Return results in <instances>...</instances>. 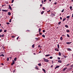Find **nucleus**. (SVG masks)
Returning a JSON list of instances; mask_svg holds the SVG:
<instances>
[{
  "instance_id": "obj_1",
  "label": "nucleus",
  "mask_w": 73,
  "mask_h": 73,
  "mask_svg": "<svg viewBox=\"0 0 73 73\" xmlns=\"http://www.w3.org/2000/svg\"><path fill=\"white\" fill-rule=\"evenodd\" d=\"M44 59V61L45 62H49V60L47 59H45V58H43Z\"/></svg>"
},
{
  "instance_id": "obj_2",
  "label": "nucleus",
  "mask_w": 73,
  "mask_h": 73,
  "mask_svg": "<svg viewBox=\"0 0 73 73\" xmlns=\"http://www.w3.org/2000/svg\"><path fill=\"white\" fill-rule=\"evenodd\" d=\"M2 11H4V12H6L8 11V10H3L2 9Z\"/></svg>"
},
{
  "instance_id": "obj_3",
  "label": "nucleus",
  "mask_w": 73,
  "mask_h": 73,
  "mask_svg": "<svg viewBox=\"0 0 73 73\" xmlns=\"http://www.w3.org/2000/svg\"><path fill=\"white\" fill-rule=\"evenodd\" d=\"M58 62H59L60 63H61V62H61V60H58Z\"/></svg>"
},
{
  "instance_id": "obj_4",
  "label": "nucleus",
  "mask_w": 73,
  "mask_h": 73,
  "mask_svg": "<svg viewBox=\"0 0 73 73\" xmlns=\"http://www.w3.org/2000/svg\"><path fill=\"white\" fill-rule=\"evenodd\" d=\"M55 50H56V51H59V50H58V48H56L55 49Z\"/></svg>"
},
{
  "instance_id": "obj_5",
  "label": "nucleus",
  "mask_w": 73,
  "mask_h": 73,
  "mask_svg": "<svg viewBox=\"0 0 73 73\" xmlns=\"http://www.w3.org/2000/svg\"><path fill=\"white\" fill-rule=\"evenodd\" d=\"M42 70L45 73H46V71L45 70V69H42Z\"/></svg>"
},
{
  "instance_id": "obj_6",
  "label": "nucleus",
  "mask_w": 73,
  "mask_h": 73,
  "mask_svg": "<svg viewBox=\"0 0 73 73\" xmlns=\"http://www.w3.org/2000/svg\"><path fill=\"white\" fill-rule=\"evenodd\" d=\"M9 8H10V9L11 10H12V8H11V6L9 5Z\"/></svg>"
},
{
  "instance_id": "obj_7",
  "label": "nucleus",
  "mask_w": 73,
  "mask_h": 73,
  "mask_svg": "<svg viewBox=\"0 0 73 73\" xmlns=\"http://www.w3.org/2000/svg\"><path fill=\"white\" fill-rule=\"evenodd\" d=\"M59 67H60V66H58L56 67L55 69H56V68H59Z\"/></svg>"
},
{
  "instance_id": "obj_8",
  "label": "nucleus",
  "mask_w": 73,
  "mask_h": 73,
  "mask_svg": "<svg viewBox=\"0 0 73 73\" xmlns=\"http://www.w3.org/2000/svg\"><path fill=\"white\" fill-rule=\"evenodd\" d=\"M70 9L71 11H72V6H70Z\"/></svg>"
},
{
  "instance_id": "obj_9",
  "label": "nucleus",
  "mask_w": 73,
  "mask_h": 73,
  "mask_svg": "<svg viewBox=\"0 0 73 73\" xmlns=\"http://www.w3.org/2000/svg\"><path fill=\"white\" fill-rule=\"evenodd\" d=\"M58 48V49H60V46H59V44H58L57 45Z\"/></svg>"
},
{
  "instance_id": "obj_10",
  "label": "nucleus",
  "mask_w": 73,
  "mask_h": 73,
  "mask_svg": "<svg viewBox=\"0 0 73 73\" xmlns=\"http://www.w3.org/2000/svg\"><path fill=\"white\" fill-rule=\"evenodd\" d=\"M50 54L46 55H45V57H48V56H50Z\"/></svg>"
},
{
  "instance_id": "obj_11",
  "label": "nucleus",
  "mask_w": 73,
  "mask_h": 73,
  "mask_svg": "<svg viewBox=\"0 0 73 73\" xmlns=\"http://www.w3.org/2000/svg\"><path fill=\"white\" fill-rule=\"evenodd\" d=\"M66 69H67V68H64V69L63 70V71H64L65 70H66Z\"/></svg>"
},
{
  "instance_id": "obj_12",
  "label": "nucleus",
  "mask_w": 73,
  "mask_h": 73,
  "mask_svg": "<svg viewBox=\"0 0 73 73\" xmlns=\"http://www.w3.org/2000/svg\"><path fill=\"white\" fill-rule=\"evenodd\" d=\"M68 50L69 51H71L72 50L70 48H68Z\"/></svg>"
},
{
  "instance_id": "obj_13",
  "label": "nucleus",
  "mask_w": 73,
  "mask_h": 73,
  "mask_svg": "<svg viewBox=\"0 0 73 73\" xmlns=\"http://www.w3.org/2000/svg\"><path fill=\"white\" fill-rule=\"evenodd\" d=\"M66 32H67V33H69V30H66Z\"/></svg>"
},
{
  "instance_id": "obj_14",
  "label": "nucleus",
  "mask_w": 73,
  "mask_h": 73,
  "mask_svg": "<svg viewBox=\"0 0 73 73\" xmlns=\"http://www.w3.org/2000/svg\"><path fill=\"white\" fill-rule=\"evenodd\" d=\"M44 13V11H43L41 12V15H42Z\"/></svg>"
},
{
  "instance_id": "obj_15",
  "label": "nucleus",
  "mask_w": 73,
  "mask_h": 73,
  "mask_svg": "<svg viewBox=\"0 0 73 73\" xmlns=\"http://www.w3.org/2000/svg\"><path fill=\"white\" fill-rule=\"evenodd\" d=\"M38 66H41V63H39L38 64Z\"/></svg>"
},
{
  "instance_id": "obj_16",
  "label": "nucleus",
  "mask_w": 73,
  "mask_h": 73,
  "mask_svg": "<svg viewBox=\"0 0 73 73\" xmlns=\"http://www.w3.org/2000/svg\"><path fill=\"white\" fill-rule=\"evenodd\" d=\"M67 36L68 37H70V36H69V34H67Z\"/></svg>"
},
{
  "instance_id": "obj_17",
  "label": "nucleus",
  "mask_w": 73,
  "mask_h": 73,
  "mask_svg": "<svg viewBox=\"0 0 73 73\" xmlns=\"http://www.w3.org/2000/svg\"><path fill=\"white\" fill-rule=\"evenodd\" d=\"M61 53L60 52H59V56H61Z\"/></svg>"
},
{
  "instance_id": "obj_18",
  "label": "nucleus",
  "mask_w": 73,
  "mask_h": 73,
  "mask_svg": "<svg viewBox=\"0 0 73 73\" xmlns=\"http://www.w3.org/2000/svg\"><path fill=\"white\" fill-rule=\"evenodd\" d=\"M8 15H11V13H10V12H9L8 13Z\"/></svg>"
},
{
  "instance_id": "obj_19",
  "label": "nucleus",
  "mask_w": 73,
  "mask_h": 73,
  "mask_svg": "<svg viewBox=\"0 0 73 73\" xmlns=\"http://www.w3.org/2000/svg\"><path fill=\"white\" fill-rule=\"evenodd\" d=\"M60 40H61V41H62V36H61L60 37Z\"/></svg>"
},
{
  "instance_id": "obj_20",
  "label": "nucleus",
  "mask_w": 73,
  "mask_h": 73,
  "mask_svg": "<svg viewBox=\"0 0 73 73\" xmlns=\"http://www.w3.org/2000/svg\"><path fill=\"white\" fill-rule=\"evenodd\" d=\"M42 37H44V38H45V35H42Z\"/></svg>"
},
{
  "instance_id": "obj_21",
  "label": "nucleus",
  "mask_w": 73,
  "mask_h": 73,
  "mask_svg": "<svg viewBox=\"0 0 73 73\" xmlns=\"http://www.w3.org/2000/svg\"><path fill=\"white\" fill-rule=\"evenodd\" d=\"M65 27H66V28H68V25H65Z\"/></svg>"
},
{
  "instance_id": "obj_22",
  "label": "nucleus",
  "mask_w": 73,
  "mask_h": 73,
  "mask_svg": "<svg viewBox=\"0 0 73 73\" xmlns=\"http://www.w3.org/2000/svg\"><path fill=\"white\" fill-rule=\"evenodd\" d=\"M66 17L67 19H69V18H70V16H68Z\"/></svg>"
},
{
  "instance_id": "obj_23",
  "label": "nucleus",
  "mask_w": 73,
  "mask_h": 73,
  "mask_svg": "<svg viewBox=\"0 0 73 73\" xmlns=\"http://www.w3.org/2000/svg\"><path fill=\"white\" fill-rule=\"evenodd\" d=\"M15 61H16V60H17V58H15L14 59Z\"/></svg>"
},
{
  "instance_id": "obj_24",
  "label": "nucleus",
  "mask_w": 73,
  "mask_h": 73,
  "mask_svg": "<svg viewBox=\"0 0 73 73\" xmlns=\"http://www.w3.org/2000/svg\"><path fill=\"white\" fill-rule=\"evenodd\" d=\"M13 64H15V63H13V62L11 63V65H13Z\"/></svg>"
},
{
  "instance_id": "obj_25",
  "label": "nucleus",
  "mask_w": 73,
  "mask_h": 73,
  "mask_svg": "<svg viewBox=\"0 0 73 73\" xmlns=\"http://www.w3.org/2000/svg\"><path fill=\"white\" fill-rule=\"evenodd\" d=\"M61 22H59L58 23V25H60V24H61Z\"/></svg>"
},
{
  "instance_id": "obj_26",
  "label": "nucleus",
  "mask_w": 73,
  "mask_h": 73,
  "mask_svg": "<svg viewBox=\"0 0 73 73\" xmlns=\"http://www.w3.org/2000/svg\"><path fill=\"white\" fill-rule=\"evenodd\" d=\"M41 31V29H39V33H40V32Z\"/></svg>"
},
{
  "instance_id": "obj_27",
  "label": "nucleus",
  "mask_w": 73,
  "mask_h": 73,
  "mask_svg": "<svg viewBox=\"0 0 73 73\" xmlns=\"http://www.w3.org/2000/svg\"><path fill=\"white\" fill-rule=\"evenodd\" d=\"M50 59H52V58H53V57H52V56H51L50 57Z\"/></svg>"
},
{
  "instance_id": "obj_28",
  "label": "nucleus",
  "mask_w": 73,
  "mask_h": 73,
  "mask_svg": "<svg viewBox=\"0 0 73 73\" xmlns=\"http://www.w3.org/2000/svg\"><path fill=\"white\" fill-rule=\"evenodd\" d=\"M34 46H35V44H33V45H32V48H34Z\"/></svg>"
},
{
  "instance_id": "obj_29",
  "label": "nucleus",
  "mask_w": 73,
  "mask_h": 73,
  "mask_svg": "<svg viewBox=\"0 0 73 73\" xmlns=\"http://www.w3.org/2000/svg\"><path fill=\"white\" fill-rule=\"evenodd\" d=\"M66 43L67 44H70V43H69V42H66Z\"/></svg>"
},
{
  "instance_id": "obj_30",
  "label": "nucleus",
  "mask_w": 73,
  "mask_h": 73,
  "mask_svg": "<svg viewBox=\"0 0 73 73\" xmlns=\"http://www.w3.org/2000/svg\"><path fill=\"white\" fill-rule=\"evenodd\" d=\"M66 20V18H65L63 20V21H65V20Z\"/></svg>"
},
{
  "instance_id": "obj_31",
  "label": "nucleus",
  "mask_w": 73,
  "mask_h": 73,
  "mask_svg": "<svg viewBox=\"0 0 73 73\" xmlns=\"http://www.w3.org/2000/svg\"><path fill=\"white\" fill-rule=\"evenodd\" d=\"M42 32H43V33H44V32H45V31L44 30H43Z\"/></svg>"
},
{
  "instance_id": "obj_32",
  "label": "nucleus",
  "mask_w": 73,
  "mask_h": 73,
  "mask_svg": "<svg viewBox=\"0 0 73 73\" xmlns=\"http://www.w3.org/2000/svg\"><path fill=\"white\" fill-rule=\"evenodd\" d=\"M13 1H14V0H12L11 2L12 3H13Z\"/></svg>"
},
{
  "instance_id": "obj_33",
  "label": "nucleus",
  "mask_w": 73,
  "mask_h": 73,
  "mask_svg": "<svg viewBox=\"0 0 73 73\" xmlns=\"http://www.w3.org/2000/svg\"><path fill=\"white\" fill-rule=\"evenodd\" d=\"M11 19H10V20L9 21V22H10V23H11Z\"/></svg>"
},
{
  "instance_id": "obj_34",
  "label": "nucleus",
  "mask_w": 73,
  "mask_h": 73,
  "mask_svg": "<svg viewBox=\"0 0 73 73\" xmlns=\"http://www.w3.org/2000/svg\"><path fill=\"white\" fill-rule=\"evenodd\" d=\"M1 56H3V57H4V54H2L1 55Z\"/></svg>"
},
{
  "instance_id": "obj_35",
  "label": "nucleus",
  "mask_w": 73,
  "mask_h": 73,
  "mask_svg": "<svg viewBox=\"0 0 73 73\" xmlns=\"http://www.w3.org/2000/svg\"><path fill=\"white\" fill-rule=\"evenodd\" d=\"M64 11V9H63V10L62 11V12H63Z\"/></svg>"
},
{
  "instance_id": "obj_36",
  "label": "nucleus",
  "mask_w": 73,
  "mask_h": 73,
  "mask_svg": "<svg viewBox=\"0 0 73 73\" xmlns=\"http://www.w3.org/2000/svg\"><path fill=\"white\" fill-rule=\"evenodd\" d=\"M57 58H58V60H60V58L58 57Z\"/></svg>"
},
{
  "instance_id": "obj_37",
  "label": "nucleus",
  "mask_w": 73,
  "mask_h": 73,
  "mask_svg": "<svg viewBox=\"0 0 73 73\" xmlns=\"http://www.w3.org/2000/svg\"><path fill=\"white\" fill-rule=\"evenodd\" d=\"M42 4H44V2L43 1V0L42 1Z\"/></svg>"
},
{
  "instance_id": "obj_38",
  "label": "nucleus",
  "mask_w": 73,
  "mask_h": 73,
  "mask_svg": "<svg viewBox=\"0 0 73 73\" xmlns=\"http://www.w3.org/2000/svg\"><path fill=\"white\" fill-rule=\"evenodd\" d=\"M12 61H13V62L15 64V61H14V60H13Z\"/></svg>"
},
{
  "instance_id": "obj_39",
  "label": "nucleus",
  "mask_w": 73,
  "mask_h": 73,
  "mask_svg": "<svg viewBox=\"0 0 73 73\" xmlns=\"http://www.w3.org/2000/svg\"><path fill=\"white\" fill-rule=\"evenodd\" d=\"M43 10H45V8H44V7H43Z\"/></svg>"
},
{
  "instance_id": "obj_40",
  "label": "nucleus",
  "mask_w": 73,
  "mask_h": 73,
  "mask_svg": "<svg viewBox=\"0 0 73 73\" xmlns=\"http://www.w3.org/2000/svg\"><path fill=\"white\" fill-rule=\"evenodd\" d=\"M7 61H9V58L8 57L7 58Z\"/></svg>"
},
{
  "instance_id": "obj_41",
  "label": "nucleus",
  "mask_w": 73,
  "mask_h": 73,
  "mask_svg": "<svg viewBox=\"0 0 73 73\" xmlns=\"http://www.w3.org/2000/svg\"><path fill=\"white\" fill-rule=\"evenodd\" d=\"M2 32V29H1L0 30V32Z\"/></svg>"
},
{
  "instance_id": "obj_42",
  "label": "nucleus",
  "mask_w": 73,
  "mask_h": 73,
  "mask_svg": "<svg viewBox=\"0 0 73 73\" xmlns=\"http://www.w3.org/2000/svg\"><path fill=\"white\" fill-rule=\"evenodd\" d=\"M19 37H18L17 38V39L18 40V39H19Z\"/></svg>"
},
{
  "instance_id": "obj_43",
  "label": "nucleus",
  "mask_w": 73,
  "mask_h": 73,
  "mask_svg": "<svg viewBox=\"0 0 73 73\" xmlns=\"http://www.w3.org/2000/svg\"><path fill=\"white\" fill-rule=\"evenodd\" d=\"M4 32H7V30H5L4 31Z\"/></svg>"
},
{
  "instance_id": "obj_44",
  "label": "nucleus",
  "mask_w": 73,
  "mask_h": 73,
  "mask_svg": "<svg viewBox=\"0 0 73 73\" xmlns=\"http://www.w3.org/2000/svg\"><path fill=\"white\" fill-rule=\"evenodd\" d=\"M6 23L8 25L9 24V23Z\"/></svg>"
},
{
  "instance_id": "obj_45",
  "label": "nucleus",
  "mask_w": 73,
  "mask_h": 73,
  "mask_svg": "<svg viewBox=\"0 0 73 73\" xmlns=\"http://www.w3.org/2000/svg\"><path fill=\"white\" fill-rule=\"evenodd\" d=\"M60 20H62V17H60Z\"/></svg>"
},
{
  "instance_id": "obj_46",
  "label": "nucleus",
  "mask_w": 73,
  "mask_h": 73,
  "mask_svg": "<svg viewBox=\"0 0 73 73\" xmlns=\"http://www.w3.org/2000/svg\"><path fill=\"white\" fill-rule=\"evenodd\" d=\"M9 58H10V59H12V57H9Z\"/></svg>"
},
{
  "instance_id": "obj_47",
  "label": "nucleus",
  "mask_w": 73,
  "mask_h": 73,
  "mask_svg": "<svg viewBox=\"0 0 73 73\" xmlns=\"http://www.w3.org/2000/svg\"><path fill=\"white\" fill-rule=\"evenodd\" d=\"M52 64H53V60H52Z\"/></svg>"
},
{
  "instance_id": "obj_48",
  "label": "nucleus",
  "mask_w": 73,
  "mask_h": 73,
  "mask_svg": "<svg viewBox=\"0 0 73 73\" xmlns=\"http://www.w3.org/2000/svg\"><path fill=\"white\" fill-rule=\"evenodd\" d=\"M50 10H49V11H47V12L48 13V12H50Z\"/></svg>"
},
{
  "instance_id": "obj_49",
  "label": "nucleus",
  "mask_w": 73,
  "mask_h": 73,
  "mask_svg": "<svg viewBox=\"0 0 73 73\" xmlns=\"http://www.w3.org/2000/svg\"><path fill=\"white\" fill-rule=\"evenodd\" d=\"M53 65H52V66H51V68H52V67H53Z\"/></svg>"
},
{
  "instance_id": "obj_50",
  "label": "nucleus",
  "mask_w": 73,
  "mask_h": 73,
  "mask_svg": "<svg viewBox=\"0 0 73 73\" xmlns=\"http://www.w3.org/2000/svg\"><path fill=\"white\" fill-rule=\"evenodd\" d=\"M40 6L41 7H42V5L41 4V5H40Z\"/></svg>"
},
{
  "instance_id": "obj_51",
  "label": "nucleus",
  "mask_w": 73,
  "mask_h": 73,
  "mask_svg": "<svg viewBox=\"0 0 73 73\" xmlns=\"http://www.w3.org/2000/svg\"><path fill=\"white\" fill-rule=\"evenodd\" d=\"M12 37H13V38H14V37H15V36H13Z\"/></svg>"
},
{
  "instance_id": "obj_52",
  "label": "nucleus",
  "mask_w": 73,
  "mask_h": 73,
  "mask_svg": "<svg viewBox=\"0 0 73 73\" xmlns=\"http://www.w3.org/2000/svg\"><path fill=\"white\" fill-rule=\"evenodd\" d=\"M2 36L3 37H4V34L2 35Z\"/></svg>"
},
{
  "instance_id": "obj_53",
  "label": "nucleus",
  "mask_w": 73,
  "mask_h": 73,
  "mask_svg": "<svg viewBox=\"0 0 73 73\" xmlns=\"http://www.w3.org/2000/svg\"><path fill=\"white\" fill-rule=\"evenodd\" d=\"M64 58H66V56H64Z\"/></svg>"
},
{
  "instance_id": "obj_54",
  "label": "nucleus",
  "mask_w": 73,
  "mask_h": 73,
  "mask_svg": "<svg viewBox=\"0 0 73 73\" xmlns=\"http://www.w3.org/2000/svg\"><path fill=\"white\" fill-rule=\"evenodd\" d=\"M70 65V64H67V65H66V66H68V65Z\"/></svg>"
},
{
  "instance_id": "obj_55",
  "label": "nucleus",
  "mask_w": 73,
  "mask_h": 73,
  "mask_svg": "<svg viewBox=\"0 0 73 73\" xmlns=\"http://www.w3.org/2000/svg\"><path fill=\"white\" fill-rule=\"evenodd\" d=\"M46 1V0H44V2H45Z\"/></svg>"
},
{
  "instance_id": "obj_56",
  "label": "nucleus",
  "mask_w": 73,
  "mask_h": 73,
  "mask_svg": "<svg viewBox=\"0 0 73 73\" xmlns=\"http://www.w3.org/2000/svg\"><path fill=\"white\" fill-rule=\"evenodd\" d=\"M2 37V35H0V37Z\"/></svg>"
},
{
  "instance_id": "obj_57",
  "label": "nucleus",
  "mask_w": 73,
  "mask_h": 73,
  "mask_svg": "<svg viewBox=\"0 0 73 73\" xmlns=\"http://www.w3.org/2000/svg\"><path fill=\"white\" fill-rule=\"evenodd\" d=\"M39 53H41V51H39Z\"/></svg>"
},
{
  "instance_id": "obj_58",
  "label": "nucleus",
  "mask_w": 73,
  "mask_h": 73,
  "mask_svg": "<svg viewBox=\"0 0 73 73\" xmlns=\"http://www.w3.org/2000/svg\"><path fill=\"white\" fill-rule=\"evenodd\" d=\"M40 35H42V33H39Z\"/></svg>"
},
{
  "instance_id": "obj_59",
  "label": "nucleus",
  "mask_w": 73,
  "mask_h": 73,
  "mask_svg": "<svg viewBox=\"0 0 73 73\" xmlns=\"http://www.w3.org/2000/svg\"><path fill=\"white\" fill-rule=\"evenodd\" d=\"M27 31H28V32H30V31L29 30H27Z\"/></svg>"
},
{
  "instance_id": "obj_60",
  "label": "nucleus",
  "mask_w": 73,
  "mask_h": 73,
  "mask_svg": "<svg viewBox=\"0 0 73 73\" xmlns=\"http://www.w3.org/2000/svg\"><path fill=\"white\" fill-rule=\"evenodd\" d=\"M1 65H3V63H1Z\"/></svg>"
},
{
  "instance_id": "obj_61",
  "label": "nucleus",
  "mask_w": 73,
  "mask_h": 73,
  "mask_svg": "<svg viewBox=\"0 0 73 73\" xmlns=\"http://www.w3.org/2000/svg\"><path fill=\"white\" fill-rule=\"evenodd\" d=\"M38 47H40V45H39L38 46Z\"/></svg>"
},
{
  "instance_id": "obj_62",
  "label": "nucleus",
  "mask_w": 73,
  "mask_h": 73,
  "mask_svg": "<svg viewBox=\"0 0 73 73\" xmlns=\"http://www.w3.org/2000/svg\"><path fill=\"white\" fill-rule=\"evenodd\" d=\"M54 4H57V3H54Z\"/></svg>"
},
{
  "instance_id": "obj_63",
  "label": "nucleus",
  "mask_w": 73,
  "mask_h": 73,
  "mask_svg": "<svg viewBox=\"0 0 73 73\" xmlns=\"http://www.w3.org/2000/svg\"><path fill=\"white\" fill-rule=\"evenodd\" d=\"M62 36H65V35H62Z\"/></svg>"
},
{
  "instance_id": "obj_64",
  "label": "nucleus",
  "mask_w": 73,
  "mask_h": 73,
  "mask_svg": "<svg viewBox=\"0 0 73 73\" xmlns=\"http://www.w3.org/2000/svg\"><path fill=\"white\" fill-rule=\"evenodd\" d=\"M69 43H70V44H71V43H72V42H69Z\"/></svg>"
}]
</instances>
